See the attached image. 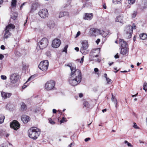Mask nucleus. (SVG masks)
Instances as JSON below:
<instances>
[{
    "mask_svg": "<svg viewBox=\"0 0 147 147\" xmlns=\"http://www.w3.org/2000/svg\"><path fill=\"white\" fill-rule=\"evenodd\" d=\"M68 82L69 84L72 86L77 85L82 80V74L80 70H77L75 72L72 70Z\"/></svg>",
    "mask_w": 147,
    "mask_h": 147,
    "instance_id": "nucleus-1",
    "label": "nucleus"
},
{
    "mask_svg": "<svg viewBox=\"0 0 147 147\" xmlns=\"http://www.w3.org/2000/svg\"><path fill=\"white\" fill-rule=\"evenodd\" d=\"M29 137L34 139H36L40 134V130L36 127H32L28 131Z\"/></svg>",
    "mask_w": 147,
    "mask_h": 147,
    "instance_id": "nucleus-2",
    "label": "nucleus"
},
{
    "mask_svg": "<svg viewBox=\"0 0 147 147\" xmlns=\"http://www.w3.org/2000/svg\"><path fill=\"white\" fill-rule=\"evenodd\" d=\"M81 44L82 46L80 50V52L84 55L88 54L89 52L87 50L89 46L88 41L86 40H83L81 42Z\"/></svg>",
    "mask_w": 147,
    "mask_h": 147,
    "instance_id": "nucleus-3",
    "label": "nucleus"
},
{
    "mask_svg": "<svg viewBox=\"0 0 147 147\" xmlns=\"http://www.w3.org/2000/svg\"><path fill=\"white\" fill-rule=\"evenodd\" d=\"M48 40L47 38H42L38 43L36 49L38 50L42 49L48 45Z\"/></svg>",
    "mask_w": 147,
    "mask_h": 147,
    "instance_id": "nucleus-4",
    "label": "nucleus"
},
{
    "mask_svg": "<svg viewBox=\"0 0 147 147\" xmlns=\"http://www.w3.org/2000/svg\"><path fill=\"white\" fill-rule=\"evenodd\" d=\"M131 26L130 25L126 27L124 30V34L126 38L127 39L130 38L132 35L133 30L131 29Z\"/></svg>",
    "mask_w": 147,
    "mask_h": 147,
    "instance_id": "nucleus-5",
    "label": "nucleus"
},
{
    "mask_svg": "<svg viewBox=\"0 0 147 147\" xmlns=\"http://www.w3.org/2000/svg\"><path fill=\"white\" fill-rule=\"evenodd\" d=\"M49 66V62L47 60L43 61L40 63L38 65L39 68L43 71H45L48 69Z\"/></svg>",
    "mask_w": 147,
    "mask_h": 147,
    "instance_id": "nucleus-6",
    "label": "nucleus"
},
{
    "mask_svg": "<svg viewBox=\"0 0 147 147\" xmlns=\"http://www.w3.org/2000/svg\"><path fill=\"white\" fill-rule=\"evenodd\" d=\"M55 83V82L52 80L48 81L45 84V88L47 90H50L54 89Z\"/></svg>",
    "mask_w": 147,
    "mask_h": 147,
    "instance_id": "nucleus-7",
    "label": "nucleus"
},
{
    "mask_svg": "<svg viewBox=\"0 0 147 147\" xmlns=\"http://www.w3.org/2000/svg\"><path fill=\"white\" fill-rule=\"evenodd\" d=\"M39 16L42 18H45L48 16V10L46 9H42L40 10L38 13Z\"/></svg>",
    "mask_w": 147,
    "mask_h": 147,
    "instance_id": "nucleus-8",
    "label": "nucleus"
},
{
    "mask_svg": "<svg viewBox=\"0 0 147 147\" xmlns=\"http://www.w3.org/2000/svg\"><path fill=\"white\" fill-rule=\"evenodd\" d=\"M19 76L17 73H13L10 76V82L12 83L15 84L18 80Z\"/></svg>",
    "mask_w": 147,
    "mask_h": 147,
    "instance_id": "nucleus-9",
    "label": "nucleus"
},
{
    "mask_svg": "<svg viewBox=\"0 0 147 147\" xmlns=\"http://www.w3.org/2000/svg\"><path fill=\"white\" fill-rule=\"evenodd\" d=\"M10 126L11 128L16 130L20 127V125L17 121L14 120L10 123Z\"/></svg>",
    "mask_w": 147,
    "mask_h": 147,
    "instance_id": "nucleus-10",
    "label": "nucleus"
},
{
    "mask_svg": "<svg viewBox=\"0 0 147 147\" xmlns=\"http://www.w3.org/2000/svg\"><path fill=\"white\" fill-rule=\"evenodd\" d=\"M61 42L60 40L57 39H55L52 42V47L55 48H57L60 45Z\"/></svg>",
    "mask_w": 147,
    "mask_h": 147,
    "instance_id": "nucleus-11",
    "label": "nucleus"
},
{
    "mask_svg": "<svg viewBox=\"0 0 147 147\" xmlns=\"http://www.w3.org/2000/svg\"><path fill=\"white\" fill-rule=\"evenodd\" d=\"M90 32L91 35L96 36V35L99 34V33L100 32V30L95 28H91L90 30Z\"/></svg>",
    "mask_w": 147,
    "mask_h": 147,
    "instance_id": "nucleus-12",
    "label": "nucleus"
},
{
    "mask_svg": "<svg viewBox=\"0 0 147 147\" xmlns=\"http://www.w3.org/2000/svg\"><path fill=\"white\" fill-rule=\"evenodd\" d=\"M1 96L4 99L9 98L12 95L11 93L5 92L3 91L1 92Z\"/></svg>",
    "mask_w": 147,
    "mask_h": 147,
    "instance_id": "nucleus-13",
    "label": "nucleus"
},
{
    "mask_svg": "<svg viewBox=\"0 0 147 147\" xmlns=\"http://www.w3.org/2000/svg\"><path fill=\"white\" fill-rule=\"evenodd\" d=\"M100 52V50L98 49H93L90 53L91 56H98V54Z\"/></svg>",
    "mask_w": 147,
    "mask_h": 147,
    "instance_id": "nucleus-14",
    "label": "nucleus"
},
{
    "mask_svg": "<svg viewBox=\"0 0 147 147\" xmlns=\"http://www.w3.org/2000/svg\"><path fill=\"white\" fill-rule=\"evenodd\" d=\"M30 120L29 117L27 115H23L22 116L21 120L24 123H27Z\"/></svg>",
    "mask_w": 147,
    "mask_h": 147,
    "instance_id": "nucleus-15",
    "label": "nucleus"
},
{
    "mask_svg": "<svg viewBox=\"0 0 147 147\" xmlns=\"http://www.w3.org/2000/svg\"><path fill=\"white\" fill-rule=\"evenodd\" d=\"M93 14L92 13H86L85 14L84 19L85 20H90L92 19Z\"/></svg>",
    "mask_w": 147,
    "mask_h": 147,
    "instance_id": "nucleus-16",
    "label": "nucleus"
},
{
    "mask_svg": "<svg viewBox=\"0 0 147 147\" xmlns=\"http://www.w3.org/2000/svg\"><path fill=\"white\" fill-rule=\"evenodd\" d=\"M38 5L37 3L33 4L31 8L30 11V13H32L36 10L38 7Z\"/></svg>",
    "mask_w": 147,
    "mask_h": 147,
    "instance_id": "nucleus-17",
    "label": "nucleus"
},
{
    "mask_svg": "<svg viewBox=\"0 0 147 147\" xmlns=\"http://www.w3.org/2000/svg\"><path fill=\"white\" fill-rule=\"evenodd\" d=\"M120 44L121 47H127V43L126 42L124 41L123 39H120Z\"/></svg>",
    "mask_w": 147,
    "mask_h": 147,
    "instance_id": "nucleus-18",
    "label": "nucleus"
},
{
    "mask_svg": "<svg viewBox=\"0 0 147 147\" xmlns=\"http://www.w3.org/2000/svg\"><path fill=\"white\" fill-rule=\"evenodd\" d=\"M123 17L121 16H119L116 17L115 19V22H118L121 23H123Z\"/></svg>",
    "mask_w": 147,
    "mask_h": 147,
    "instance_id": "nucleus-19",
    "label": "nucleus"
},
{
    "mask_svg": "<svg viewBox=\"0 0 147 147\" xmlns=\"http://www.w3.org/2000/svg\"><path fill=\"white\" fill-rule=\"evenodd\" d=\"M15 27V26L13 24H10L6 26L5 30L9 31L11 29H14Z\"/></svg>",
    "mask_w": 147,
    "mask_h": 147,
    "instance_id": "nucleus-20",
    "label": "nucleus"
},
{
    "mask_svg": "<svg viewBox=\"0 0 147 147\" xmlns=\"http://www.w3.org/2000/svg\"><path fill=\"white\" fill-rule=\"evenodd\" d=\"M11 35V33L9 31L5 30V34L4 35V39H7Z\"/></svg>",
    "mask_w": 147,
    "mask_h": 147,
    "instance_id": "nucleus-21",
    "label": "nucleus"
},
{
    "mask_svg": "<svg viewBox=\"0 0 147 147\" xmlns=\"http://www.w3.org/2000/svg\"><path fill=\"white\" fill-rule=\"evenodd\" d=\"M48 26L50 29L53 28L55 26L54 22L53 21L49 22L47 24Z\"/></svg>",
    "mask_w": 147,
    "mask_h": 147,
    "instance_id": "nucleus-22",
    "label": "nucleus"
},
{
    "mask_svg": "<svg viewBox=\"0 0 147 147\" xmlns=\"http://www.w3.org/2000/svg\"><path fill=\"white\" fill-rule=\"evenodd\" d=\"M127 51V47H122L121 53L123 55H125L126 54Z\"/></svg>",
    "mask_w": 147,
    "mask_h": 147,
    "instance_id": "nucleus-23",
    "label": "nucleus"
},
{
    "mask_svg": "<svg viewBox=\"0 0 147 147\" xmlns=\"http://www.w3.org/2000/svg\"><path fill=\"white\" fill-rule=\"evenodd\" d=\"M109 34V32L108 31H104L101 30H100V32L99 33V34H101L102 36L105 37H106Z\"/></svg>",
    "mask_w": 147,
    "mask_h": 147,
    "instance_id": "nucleus-24",
    "label": "nucleus"
},
{
    "mask_svg": "<svg viewBox=\"0 0 147 147\" xmlns=\"http://www.w3.org/2000/svg\"><path fill=\"white\" fill-rule=\"evenodd\" d=\"M67 65L70 68L71 70V73H72V70H73L75 72L76 71H77V70H79L78 69H76V68L75 67L72 66L71 65V64H68Z\"/></svg>",
    "mask_w": 147,
    "mask_h": 147,
    "instance_id": "nucleus-25",
    "label": "nucleus"
},
{
    "mask_svg": "<svg viewBox=\"0 0 147 147\" xmlns=\"http://www.w3.org/2000/svg\"><path fill=\"white\" fill-rule=\"evenodd\" d=\"M18 16L17 13L16 12H14L12 13L11 16V18L13 20L16 19Z\"/></svg>",
    "mask_w": 147,
    "mask_h": 147,
    "instance_id": "nucleus-26",
    "label": "nucleus"
},
{
    "mask_svg": "<svg viewBox=\"0 0 147 147\" xmlns=\"http://www.w3.org/2000/svg\"><path fill=\"white\" fill-rule=\"evenodd\" d=\"M140 38L142 40H145L147 38V35L144 33L140 34Z\"/></svg>",
    "mask_w": 147,
    "mask_h": 147,
    "instance_id": "nucleus-27",
    "label": "nucleus"
},
{
    "mask_svg": "<svg viewBox=\"0 0 147 147\" xmlns=\"http://www.w3.org/2000/svg\"><path fill=\"white\" fill-rule=\"evenodd\" d=\"M98 56H91V59L92 60H96L98 62H100V59L97 58Z\"/></svg>",
    "mask_w": 147,
    "mask_h": 147,
    "instance_id": "nucleus-28",
    "label": "nucleus"
},
{
    "mask_svg": "<svg viewBox=\"0 0 147 147\" xmlns=\"http://www.w3.org/2000/svg\"><path fill=\"white\" fill-rule=\"evenodd\" d=\"M27 108V106L24 102H22L21 105V110L24 111Z\"/></svg>",
    "mask_w": 147,
    "mask_h": 147,
    "instance_id": "nucleus-29",
    "label": "nucleus"
},
{
    "mask_svg": "<svg viewBox=\"0 0 147 147\" xmlns=\"http://www.w3.org/2000/svg\"><path fill=\"white\" fill-rule=\"evenodd\" d=\"M16 0H12L11 2V6L12 7H16Z\"/></svg>",
    "mask_w": 147,
    "mask_h": 147,
    "instance_id": "nucleus-30",
    "label": "nucleus"
},
{
    "mask_svg": "<svg viewBox=\"0 0 147 147\" xmlns=\"http://www.w3.org/2000/svg\"><path fill=\"white\" fill-rule=\"evenodd\" d=\"M143 89L146 92H147V83L145 82L143 85Z\"/></svg>",
    "mask_w": 147,
    "mask_h": 147,
    "instance_id": "nucleus-31",
    "label": "nucleus"
},
{
    "mask_svg": "<svg viewBox=\"0 0 147 147\" xmlns=\"http://www.w3.org/2000/svg\"><path fill=\"white\" fill-rule=\"evenodd\" d=\"M5 117L2 115H0V124L3 123L4 121Z\"/></svg>",
    "mask_w": 147,
    "mask_h": 147,
    "instance_id": "nucleus-32",
    "label": "nucleus"
},
{
    "mask_svg": "<svg viewBox=\"0 0 147 147\" xmlns=\"http://www.w3.org/2000/svg\"><path fill=\"white\" fill-rule=\"evenodd\" d=\"M124 143L125 144H126L129 147H133V145L130 143L129 142H128L127 141L125 140L124 141Z\"/></svg>",
    "mask_w": 147,
    "mask_h": 147,
    "instance_id": "nucleus-33",
    "label": "nucleus"
},
{
    "mask_svg": "<svg viewBox=\"0 0 147 147\" xmlns=\"http://www.w3.org/2000/svg\"><path fill=\"white\" fill-rule=\"evenodd\" d=\"M71 0H67V3L65 4L64 7H65L69 5L71 3Z\"/></svg>",
    "mask_w": 147,
    "mask_h": 147,
    "instance_id": "nucleus-34",
    "label": "nucleus"
},
{
    "mask_svg": "<svg viewBox=\"0 0 147 147\" xmlns=\"http://www.w3.org/2000/svg\"><path fill=\"white\" fill-rule=\"evenodd\" d=\"M136 0H128V3L129 4L131 5L134 4Z\"/></svg>",
    "mask_w": 147,
    "mask_h": 147,
    "instance_id": "nucleus-35",
    "label": "nucleus"
},
{
    "mask_svg": "<svg viewBox=\"0 0 147 147\" xmlns=\"http://www.w3.org/2000/svg\"><path fill=\"white\" fill-rule=\"evenodd\" d=\"M112 101L114 102V104L115 105V107H117V101L116 99H114L113 100H112Z\"/></svg>",
    "mask_w": 147,
    "mask_h": 147,
    "instance_id": "nucleus-36",
    "label": "nucleus"
},
{
    "mask_svg": "<svg viewBox=\"0 0 147 147\" xmlns=\"http://www.w3.org/2000/svg\"><path fill=\"white\" fill-rule=\"evenodd\" d=\"M68 47V45H66L64 47L62 51V52H65L66 53H67V49Z\"/></svg>",
    "mask_w": 147,
    "mask_h": 147,
    "instance_id": "nucleus-37",
    "label": "nucleus"
},
{
    "mask_svg": "<svg viewBox=\"0 0 147 147\" xmlns=\"http://www.w3.org/2000/svg\"><path fill=\"white\" fill-rule=\"evenodd\" d=\"M106 81H107V83L108 84H110L112 83L111 80L109 78H107L106 79Z\"/></svg>",
    "mask_w": 147,
    "mask_h": 147,
    "instance_id": "nucleus-38",
    "label": "nucleus"
},
{
    "mask_svg": "<svg viewBox=\"0 0 147 147\" xmlns=\"http://www.w3.org/2000/svg\"><path fill=\"white\" fill-rule=\"evenodd\" d=\"M63 14L64 15V16H67L68 17L69 16V13L67 11H64L63 12Z\"/></svg>",
    "mask_w": 147,
    "mask_h": 147,
    "instance_id": "nucleus-39",
    "label": "nucleus"
},
{
    "mask_svg": "<svg viewBox=\"0 0 147 147\" xmlns=\"http://www.w3.org/2000/svg\"><path fill=\"white\" fill-rule=\"evenodd\" d=\"M49 120L50 123L51 124L53 125L55 123V122L53 121L51 119H49Z\"/></svg>",
    "mask_w": 147,
    "mask_h": 147,
    "instance_id": "nucleus-40",
    "label": "nucleus"
},
{
    "mask_svg": "<svg viewBox=\"0 0 147 147\" xmlns=\"http://www.w3.org/2000/svg\"><path fill=\"white\" fill-rule=\"evenodd\" d=\"M121 0H113V2L115 4H117Z\"/></svg>",
    "mask_w": 147,
    "mask_h": 147,
    "instance_id": "nucleus-41",
    "label": "nucleus"
},
{
    "mask_svg": "<svg viewBox=\"0 0 147 147\" xmlns=\"http://www.w3.org/2000/svg\"><path fill=\"white\" fill-rule=\"evenodd\" d=\"M84 105L85 107H88V102L86 101H85L84 102Z\"/></svg>",
    "mask_w": 147,
    "mask_h": 147,
    "instance_id": "nucleus-42",
    "label": "nucleus"
},
{
    "mask_svg": "<svg viewBox=\"0 0 147 147\" xmlns=\"http://www.w3.org/2000/svg\"><path fill=\"white\" fill-rule=\"evenodd\" d=\"M59 18H60L61 17H62L63 16H64V15L63 14V12H61L60 13L59 15Z\"/></svg>",
    "mask_w": 147,
    "mask_h": 147,
    "instance_id": "nucleus-43",
    "label": "nucleus"
},
{
    "mask_svg": "<svg viewBox=\"0 0 147 147\" xmlns=\"http://www.w3.org/2000/svg\"><path fill=\"white\" fill-rule=\"evenodd\" d=\"M1 78L2 80H6L7 78V77L6 76L4 75H1Z\"/></svg>",
    "mask_w": 147,
    "mask_h": 147,
    "instance_id": "nucleus-44",
    "label": "nucleus"
},
{
    "mask_svg": "<svg viewBox=\"0 0 147 147\" xmlns=\"http://www.w3.org/2000/svg\"><path fill=\"white\" fill-rule=\"evenodd\" d=\"M137 13L136 12L134 11V13H133V14H132V17L133 18L135 17L137 15Z\"/></svg>",
    "mask_w": 147,
    "mask_h": 147,
    "instance_id": "nucleus-45",
    "label": "nucleus"
},
{
    "mask_svg": "<svg viewBox=\"0 0 147 147\" xmlns=\"http://www.w3.org/2000/svg\"><path fill=\"white\" fill-rule=\"evenodd\" d=\"M136 26L134 24H133L132 26H131V30H133V29H136Z\"/></svg>",
    "mask_w": 147,
    "mask_h": 147,
    "instance_id": "nucleus-46",
    "label": "nucleus"
},
{
    "mask_svg": "<svg viewBox=\"0 0 147 147\" xmlns=\"http://www.w3.org/2000/svg\"><path fill=\"white\" fill-rule=\"evenodd\" d=\"M65 118L64 117H63L62 119L61 120H60V122H61V123L65 121Z\"/></svg>",
    "mask_w": 147,
    "mask_h": 147,
    "instance_id": "nucleus-47",
    "label": "nucleus"
},
{
    "mask_svg": "<svg viewBox=\"0 0 147 147\" xmlns=\"http://www.w3.org/2000/svg\"><path fill=\"white\" fill-rule=\"evenodd\" d=\"M133 127L136 128V129H137L138 128V126L136 124V123H134V126H133Z\"/></svg>",
    "mask_w": 147,
    "mask_h": 147,
    "instance_id": "nucleus-48",
    "label": "nucleus"
},
{
    "mask_svg": "<svg viewBox=\"0 0 147 147\" xmlns=\"http://www.w3.org/2000/svg\"><path fill=\"white\" fill-rule=\"evenodd\" d=\"M80 34V31H78V32L77 33V34H76V37H78V36H79Z\"/></svg>",
    "mask_w": 147,
    "mask_h": 147,
    "instance_id": "nucleus-49",
    "label": "nucleus"
},
{
    "mask_svg": "<svg viewBox=\"0 0 147 147\" xmlns=\"http://www.w3.org/2000/svg\"><path fill=\"white\" fill-rule=\"evenodd\" d=\"M4 57L3 55L1 54H0V60L2 59Z\"/></svg>",
    "mask_w": 147,
    "mask_h": 147,
    "instance_id": "nucleus-50",
    "label": "nucleus"
},
{
    "mask_svg": "<svg viewBox=\"0 0 147 147\" xmlns=\"http://www.w3.org/2000/svg\"><path fill=\"white\" fill-rule=\"evenodd\" d=\"M84 56H83L81 59V61H80V63H82L84 61Z\"/></svg>",
    "mask_w": 147,
    "mask_h": 147,
    "instance_id": "nucleus-51",
    "label": "nucleus"
},
{
    "mask_svg": "<svg viewBox=\"0 0 147 147\" xmlns=\"http://www.w3.org/2000/svg\"><path fill=\"white\" fill-rule=\"evenodd\" d=\"M114 57L116 59L119 58V56L118 55V53H117L115 55Z\"/></svg>",
    "mask_w": 147,
    "mask_h": 147,
    "instance_id": "nucleus-52",
    "label": "nucleus"
},
{
    "mask_svg": "<svg viewBox=\"0 0 147 147\" xmlns=\"http://www.w3.org/2000/svg\"><path fill=\"white\" fill-rule=\"evenodd\" d=\"M90 140V138H86V139H85L84 140V141H85L87 142L89 140Z\"/></svg>",
    "mask_w": 147,
    "mask_h": 147,
    "instance_id": "nucleus-53",
    "label": "nucleus"
},
{
    "mask_svg": "<svg viewBox=\"0 0 147 147\" xmlns=\"http://www.w3.org/2000/svg\"><path fill=\"white\" fill-rule=\"evenodd\" d=\"M100 39H98L96 41V42L97 44H98V43L100 42Z\"/></svg>",
    "mask_w": 147,
    "mask_h": 147,
    "instance_id": "nucleus-54",
    "label": "nucleus"
},
{
    "mask_svg": "<svg viewBox=\"0 0 147 147\" xmlns=\"http://www.w3.org/2000/svg\"><path fill=\"white\" fill-rule=\"evenodd\" d=\"M94 71L96 73V72H98V69L97 68H96L94 69Z\"/></svg>",
    "mask_w": 147,
    "mask_h": 147,
    "instance_id": "nucleus-55",
    "label": "nucleus"
},
{
    "mask_svg": "<svg viewBox=\"0 0 147 147\" xmlns=\"http://www.w3.org/2000/svg\"><path fill=\"white\" fill-rule=\"evenodd\" d=\"M1 48L2 50H4L5 49V47L3 45H2L1 46Z\"/></svg>",
    "mask_w": 147,
    "mask_h": 147,
    "instance_id": "nucleus-56",
    "label": "nucleus"
},
{
    "mask_svg": "<svg viewBox=\"0 0 147 147\" xmlns=\"http://www.w3.org/2000/svg\"><path fill=\"white\" fill-rule=\"evenodd\" d=\"M74 49L77 51H79V48L78 47H75Z\"/></svg>",
    "mask_w": 147,
    "mask_h": 147,
    "instance_id": "nucleus-57",
    "label": "nucleus"
},
{
    "mask_svg": "<svg viewBox=\"0 0 147 147\" xmlns=\"http://www.w3.org/2000/svg\"><path fill=\"white\" fill-rule=\"evenodd\" d=\"M112 97L111 98L112 100L114 99H116L114 96H113V94H112Z\"/></svg>",
    "mask_w": 147,
    "mask_h": 147,
    "instance_id": "nucleus-58",
    "label": "nucleus"
},
{
    "mask_svg": "<svg viewBox=\"0 0 147 147\" xmlns=\"http://www.w3.org/2000/svg\"><path fill=\"white\" fill-rule=\"evenodd\" d=\"M83 94L82 93H80L79 94V96L80 98H81L83 97Z\"/></svg>",
    "mask_w": 147,
    "mask_h": 147,
    "instance_id": "nucleus-59",
    "label": "nucleus"
},
{
    "mask_svg": "<svg viewBox=\"0 0 147 147\" xmlns=\"http://www.w3.org/2000/svg\"><path fill=\"white\" fill-rule=\"evenodd\" d=\"M53 113H56L57 111L55 109H53Z\"/></svg>",
    "mask_w": 147,
    "mask_h": 147,
    "instance_id": "nucleus-60",
    "label": "nucleus"
},
{
    "mask_svg": "<svg viewBox=\"0 0 147 147\" xmlns=\"http://www.w3.org/2000/svg\"><path fill=\"white\" fill-rule=\"evenodd\" d=\"M32 76H31L30 77L28 80L26 82H26H28V81H29L30 80V79L32 78Z\"/></svg>",
    "mask_w": 147,
    "mask_h": 147,
    "instance_id": "nucleus-61",
    "label": "nucleus"
},
{
    "mask_svg": "<svg viewBox=\"0 0 147 147\" xmlns=\"http://www.w3.org/2000/svg\"><path fill=\"white\" fill-rule=\"evenodd\" d=\"M25 3H24L21 5L20 7V9H22L23 6L24 5Z\"/></svg>",
    "mask_w": 147,
    "mask_h": 147,
    "instance_id": "nucleus-62",
    "label": "nucleus"
},
{
    "mask_svg": "<svg viewBox=\"0 0 147 147\" xmlns=\"http://www.w3.org/2000/svg\"><path fill=\"white\" fill-rule=\"evenodd\" d=\"M27 87V86L25 85H23L22 87V88L23 89H24L26 87Z\"/></svg>",
    "mask_w": 147,
    "mask_h": 147,
    "instance_id": "nucleus-63",
    "label": "nucleus"
},
{
    "mask_svg": "<svg viewBox=\"0 0 147 147\" xmlns=\"http://www.w3.org/2000/svg\"><path fill=\"white\" fill-rule=\"evenodd\" d=\"M107 111V109H106L102 110V111L104 113L105 112H106Z\"/></svg>",
    "mask_w": 147,
    "mask_h": 147,
    "instance_id": "nucleus-64",
    "label": "nucleus"
}]
</instances>
